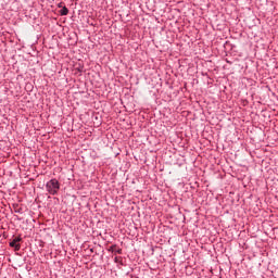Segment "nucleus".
<instances>
[{
	"mask_svg": "<svg viewBox=\"0 0 278 278\" xmlns=\"http://www.w3.org/2000/svg\"><path fill=\"white\" fill-rule=\"evenodd\" d=\"M114 262H118V256H116V257L114 258Z\"/></svg>",
	"mask_w": 278,
	"mask_h": 278,
	"instance_id": "423d86ee",
	"label": "nucleus"
},
{
	"mask_svg": "<svg viewBox=\"0 0 278 278\" xmlns=\"http://www.w3.org/2000/svg\"><path fill=\"white\" fill-rule=\"evenodd\" d=\"M60 15H61V16H67V15H68V8L63 7V8L60 10Z\"/></svg>",
	"mask_w": 278,
	"mask_h": 278,
	"instance_id": "20e7f679",
	"label": "nucleus"
},
{
	"mask_svg": "<svg viewBox=\"0 0 278 278\" xmlns=\"http://www.w3.org/2000/svg\"><path fill=\"white\" fill-rule=\"evenodd\" d=\"M58 8H64V7L62 5V2H60V3L58 4Z\"/></svg>",
	"mask_w": 278,
	"mask_h": 278,
	"instance_id": "39448f33",
	"label": "nucleus"
},
{
	"mask_svg": "<svg viewBox=\"0 0 278 278\" xmlns=\"http://www.w3.org/2000/svg\"><path fill=\"white\" fill-rule=\"evenodd\" d=\"M46 190L47 192H49V194H52V197H55V194L60 192V181H58V179L55 178L49 180L46 184Z\"/></svg>",
	"mask_w": 278,
	"mask_h": 278,
	"instance_id": "f257e3e1",
	"label": "nucleus"
},
{
	"mask_svg": "<svg viewBox=\"0 0 278 278\" xmlns=\"http://www.w3.org/2000/svg\"><path fill=\"white\" fill-rule=\"evenodd\" d=\"M21 240H23L21 237H15L10 243L9 245L14 249L15 251H21V244L18 242H21Z\"/></svg>",
	"mask_w": 278,
	"mask_h": 278,
	"instance_id": "f03ea898",
	"label": "nucleus"
},
{
	"mask_svg": "<svg viewBox=\"0 0 278 278\" xmlns=\"http://www.w3.org/2000/svg\"><path fill=\"white\" fill-rule=\"evenodd\" d=\"M111 253H117L118 255H123V249L116 248V244H113L109 248Z\"/></svg>",
	"mask_w": 278,
	"mask_h": 278,
	"instance_id": "7ed1b4c3",
	"label": "nucleus"
},
{
	"mask_svg": "<svg viewBox=\"0 0 278 278\" xmlns=\"http://www.w3.org/2000/svg\"><path fill=\"white\" fill-rule=\"evenodd\" d=\"M15 212H18V213H21V211H15Z\"/></svg>",
	"mask_w": 278,
	"mask_h": 278,
	"instance_id": "0eeeda50",
	"label": "nucleus"
}]
</instances>
